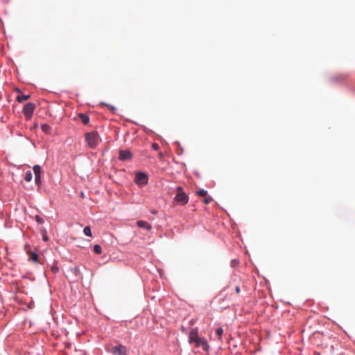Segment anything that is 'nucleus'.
<instances>
[{"mask_svg":"<svg viewBox=\"0 0 355 355\" xmlns=\"http://www.w3.org/2000/svg\"><path fill=\"white\" fill-rule=\"evenodd\" d=\"M36 220L40 223H42L44 222L43 219L42 218H40V216H36Z\"/></svg>","mask_w":355,"mask_h":355,"instance_id":"25","label":"nucleus"},{"mask_svg":"<svg viewBox=\"0 0 355 355\" xmlns=\"http://www.w3.org/2000/svg\"><path fill=\"white\" fill-rule=\"evenodd\" d=\"M193 343L195 344L196 347H202L203 350L205 351H208L209 348V346L207 341L200 337H198V338H197L194 342H193Z\"/></svg>","mask_w":355,"mask_h":355,"instance_id":"5","label":"nucleus"},{"mask_svg":"<svg viewBox=\"0 0 355 355\" xmlns=\"http://www.w3.org/2000/svg\"><path fill=\"white\" fill-rule=\"evenodd\" d=\"M83 232L86 236H92V230L91 228L89 226H86Z\"/></svg>","mask_w":355,"mask_h":355,"instance_id":"17","label":"nucleus"},{"mask_svg":"<svg viewBox=\"0 0 355 355\" xmlns=\"http://www.w3.org/2000/svg\"><path fill=\"white\" fill-rule=\"evenodd\" d=\"M30 98H31L30 95L21 94V95L17 96V101L19 103H23L24 101L28 100Z\"/></svg>","mask_w":355,"mask_h":355,"instance_id":"12","label":"nucleus"},{"mask_svg":"<svg viewBox=\"0 0 355 355\" xmlns=\"http://www.w3.org/2000/svg\"><path fill=\"white\" fill-rule=\"evenodd\" d=\"M35 105L33 103H28L24 105L23 108V113L26 120H30L33 116Z\"/></svg>","mask_w":355,"mask_h":355,"instance_id":"3","label":"nucleus"},{"mask_svg":"<svg viewBox=\"0 0 355 355\" xmlns=\"http://www.w3.org/2000/svg\"><path fill=\"white\" fill-rule=\"evenodd\" d=\"M348 77V75L347 73H340L338 75H336L334 77V80L335 81H343L346 80Z\"/></svg>","mask_w":355,"mask_h":355,"instance_id":"11","label":"nucleus"},{"mask_svg":"<svg viewBox=\"0 0 355 355\" xmlns=\"http://www.w3.org/2000/svg\"><path fill=\"white\" fill-rule=\"evenodd\" d=\"M112 352L114 355H126L125 347L123 345L114 347Z\"/></svg>","mask_w":355,"mask_h":355,"instance_id":"8","label":"nucleus"},{"mask_svg":"<svg viewBox=\"0 0 355 355\" xmlns=\"http://www.w3.org/2000/svg\"><path fill=\"white\" fill-rule=\"evenodd\" d=\"M107 107H109L110 109L114 110V107L110 105H106Z\"/></svg>","mask_w":355,"mask_h":355,"instance_id":"29","label":"nucleus"},{"mask_svg":"<svg viewBox=\"0 0 355 355\" xmlns=\"http://www.w3.org/2000/svg\"><path fill=\"white\" fill-rule=\"evenodd\" d=\"M235 291H236V293L237 294L240 293L241 290H240V287H239V286H236V288H235Z\"/></svg>","mask_w":355,"mask_h":355,"instance_id":"26","label":"nucleus"},{"mask_svg":"<svg viewBox=\"0 0 355 355\" xmlns=\"http://www.w3.org/2000/svg\"><path fill=\"white\" fill-rule=\"evenodd\" d=\"M176 195L174 198V200L180 205H185L189 201V196L184 193L182 187H178L176 189Z\"/></svg>","mask_w":355,"mask_h":355,"instance_id":"2","label":"nucleus"},{"mask_svg":"<svg viewBox=\"0 0 355 355\" xmlns=\"http://www.w3.org/2000/svg\"><path fill=\"white\" fill-rule=\"evenodd\" d=\"M30 248H31V246H30L29 245H27V244H26V245H25V246H24V249H25V250H26V253H27L28 254L31 252V251H30Z\"/></svg>","mask_w":355,"mask_h":355,"instance_id":"22","label":"nucleus"},{"mask_svg":"<svg viewBox=\"0 0 355 355\" xmlns=\"http://www.w3.org/2000/svg\"><path fill=\"white\" fill-rule=\"evenodd\" d=\"M43 132L47 133L50 131L51 127L47 124H43L41 127Z\"/></svg>","mask_w":355,"mask_h":355,"instance_id":"19","label":"nucleus"},{"mask_svg":"<svg viewBox=\"0 0 355 355\" xmlns=\"http://www.w3.org/2000/svg\"><path fill=\"white\" fill-rule=\"evenodd\" d=\"M85 140L88 146L92 148H95L98 144L99 136L97 132L93 131L85 134Z\"/></svg>","mask_w":355,"mask_h":355,"instance_id":"1","label":"nucleus"},{"mask_svg":"<svg viewBox=\"0 0 355 355\" xmlns=\"http://www.w3.org/2000/svg\"><path fill=\"white\" fill-rule=\"evenodd\" d=\"M33 172L35 173V182L37 185L41 184V173L42 169L41 167L39 165H35L33 166Z\"/></svg>","mask_w":355,"mask_h":355,"instance_id":"6","label":"nucleus"},{"mask_svg":"<svg viewBox=\"0 0 355 355\" xmlns=\"http://www.w3.org/2000/svg\"><path fill=\"white\" fill-rule=\"evenodd\" d=\"M135 182L139 185H145L148 183L147 175L141 172H139L135 176Z\"/></svg>","mask_w":355,"mask_h":355,"instance_id":"4","label":"nucleus"},{"mask_svg":"<svg viewBox=\"0 0 355 355\" xmlns=\"http://www.w3.org/2000/svg\"><path fill=\"white\" fill-rule=\"evenodd\" d=\"M32 178H33L32 172L31 171H26V173H25V175H24V180L26 182H31Z\"/></svg>","mask_w":355,"mask_h":355,"instance_id":"15","label":"nucleus"},{"mask_svg":"<svg viewBox=\"0 0 355 355\" xmlns=\"http://www.w3.org/2000/svg\"><path fill=\"white\" fill-rule=\"evenodd\" d=\"M78 116L81 119L83 124L86 125L89 122V118L87 114H79Z\"/></svg>","mask_w":355,"mask_h":355,"instance_id":"13","label":"nucleus"},{"mask_svg":"<svg viewBox=\"0 0 355 355\" xmlns=\"http://www.w3.org/2000/svg\"><path fill=\"white\" fill-rule=\"evenodd\" d=\"M212 200V198L211 196H207V195L206 196H205V198L203 200V202L205 203V204H209V202H211V201Z\"/></svg>","mask_w":355,"mask_h":355,"instance_id":"21","label":"nucleus"},{"mask_svg":"<svg viewBox=\"0 0 355 355\" xmlns=\"http://www.w3.org/2000/svg\"><path fill=\"white\" fill-rule=\"evenodd\" d=\"M196 194L200 196H206L207 195V191L206 190H204V189H200L199 191H196Z\"/></svg>","mask_w":355,"mask_h":355,"instance_id":"20","label":"nucleus"},{"mask_svg":"<svg viewBox=\"0 0 355 355\" xmlns=\"http://www.w3.org/2000/svg\"><path fill=\"white\" fill-rule=\"evenodd\" d=\"M43 239H44V241H48V236H47L46 234H44V235H43Z\"/></svg>","mask_w":355,"mask_h":355,"instance_id":"27","label":"nucleus"},{"mask_svg":"<svg viewBox=\"0 0 355 355\" xmlns=\"http://www.w3.org/2000/svg\"><path fill=\"white\" fill-rule=\"evenodd\" d=\"M119 158L122 161L130 160L132 158V153L128 150H121L119 151Z\"/></svg>","mask_w":355,"mask_h":355,"instance_id":"7","label":"nucleus"},{"mask_svg":"<svg viewBox=\"0 0 355 355\" xmlns=\"http://www.w3.org/2000/svg\"><path fill=\"white\" fill-rule=\"evenodd\" d=\"M137 224L139 227L145 229L148 231H150L152 229L151 225L144 220H138Z\"/></svg>","mask_w":355,"mask_h":355,"instance_id":"10","label":"nucleus"},{"mask_svg":"<svg viewBox=\"0 0 355 355\" xmlns=\"http://www.w3.org/2000/svg\"><path fill=\"white\" fill-rule=\"evenodd\" d=\"M94 252L97 254H100L102 252V248L98 244H96L94 246Z\"/></svg>","mask_w":355,"mask_h":355,"instance_id":"16","label":"nucleus"},{"mask_svg":"<svg viewBox=\"0 0 355 355\" xmlns=\"http://www.w3.org/2000/svg\"><path fill=\"white\" fill-rule=\"evenodd\" d=\"M73 272H74L75 274H77V273H78V268H74L73 269Z\"/></svg>","mask_w":355,"mask_h":355,"instance_id":"28","label":"nucleus"},{"mask_svg":"<svg viewBox=\"0 0 355 355\" xmlns=\"http://www.w3.org/2000/svg\"><path fill=\"white\" fill-rule=\"evenodd\" d=\"M52 271L53 273H56L58 271V268L57 266H53L51 268Z\"/></svg>","mask_w":355,"mask_h":355,"instance_id":"24","label":"nucleus"},{"mask_svg":"<svg viewBox=\"0 0 355 355\" xmlns=\"http://www.w3.org/2000/svg\"><path fill=\"white\" fill-rule=\"evenodd\" d=\"M198 337V328L191 329L189 334V343L192 344Z\"/></svg>","mask_w":355,"mask_h":355,"instance_id":"9","label":"nucleus"},{"mask_svg":"<svg viewBox=\"0 0 355 355\" xmlns=\"http://www.w3.org/2000/svg\"><path fill=\"white\" fill-rule=\"evenodd\" d=\"M152 147L155 150H157L159 148V145L157 144H156V143H153L152 144Z\"/></svg>","mask_w":355,"mask_h":355,"instance_id":"23","label":"nucleus"},{"mask_svg":"<svg viewBox=\"0 0 355 355\" xmlns=\"http://www.w3.org/2000/svg\"><path fill=\"white\" fill-rule=\"evenodd\" d=\"M29 255V259L33 261V262H38L39 261V256L36 252H30L28 254Z\"/></svg>","mask_w":355,"mask_h":355,"instance_id":"14","label":"nucleus"},{"mask_svg":"<svg viewBox=\"0 0 355 355\" xmlns=\"http://www.w3.org/2000/svg\"><path fill=\"white\" fill-rule=\"evenodd\" d=\"M216 335H217V336H218V338L219 340H220V339H221V338H222L223 334V329L222 328H218V329H216Z\"/></svg>","mask_w":355,"mask_h":355,"instance_id":"18","label":"nucleus"}]
</instances>
